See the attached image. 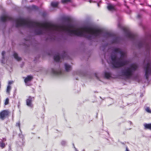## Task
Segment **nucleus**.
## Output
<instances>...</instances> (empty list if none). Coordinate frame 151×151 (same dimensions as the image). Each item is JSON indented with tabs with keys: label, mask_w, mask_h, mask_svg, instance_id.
Here are the masks:
<instances>
[{
	"label": "nucleus",
	"mask_w": 151,
	"mask_h": 151,
	"mask_svg": "<svg viewBox=\"0 0 151 151\" xmlns=\"http://www.w3.org/2000/svg\"><path fill=\"white\" fill-rule=\"evenodd\" d=\"M13 83V82L12 81H9L8 82V85H10V84H12Z\"/></svg>",
	"instance_id": "24"
},
{
	"label": "nucleus",
	"mask_w": 151,
	"mask_h": 151,
	"mask_svg": "<svg viewBox=\"0 0 151 151\" xmlns=\"http://www.w3.org/2000/svg\"><path fill=\"white\" fill-rule=\"evenodd\" d=\"M6 141V139L5 138H3L2 140H1V141H2L3 142Z\"/></svg>",
	"instance_id": "26"
},
{
	"label": "nucleus",
	"mask_w": 151,
	"mask_h": 151,
	"mask_svg": "<svg viewBox=\"0 0 151 151\" xmlns=\"http://www.w3.org/2000/svg\"><path fill=\"white\" fill-rule=\"evenodd\" d=\"M145 129H151V124H144Z\"/></svg>",
	"instance_id": "12"
},
{
	"label": "nucleus",
	"mask_w": 151,
	"mask_h": 151,
	"mask_svg": "<svg viewBox=\"0 0 151 151\" xmlns=\"http://www.w3.org/2000/svg\"><path fill=\"white\" fill-rule=\"evenodd\" d=\"M137 68V66L135 64H133L129 66V68L123 70L122 74L127 78H129L132 76L133 72Z\"/></svg>",
	"instance_id": "3"
},
{
	"label": "nucleus",
	"mask_w": 151,
	"mask_h": 151,
	"mask_svg": "<svg viewBox=\"0 0 151 151\" xmlns=\"http://www.w3.org/2000/svg\"><path fill=\"white\" fill-rule=\"evenodd\" d=\"M58 3L57 2H53L51 3V5L53 7H55L57 6Z\"/></svg>",
	"instance_id": "16"
},
{
	"label": "nucleus",
	"mask_w": 151,
	"mask_h": 151,
	"mask_svg": "<svg viewBox=\"0 0 151 151\" xmlns=\"http://www.w3.org/2000/svg\"><path fill=\"white\" fill-rule=\"evenodd\" d=\"M145 110L148 113H151V110H150V108L148 107L146 108L145 109Z\"/></svg>",
	"instance_id": "21"
},
{
	"label": "nucleus",
	"mask_w": 151,
	"mask_h": 151,
	"mask_svg": "<svg viewBox=\"0 0 151 151\" xmlns=\"http://www.w3.org/2000/svg\"><path fill=\"white\" fill-rule=\"evenodd\" d=\"M9 103V99L8 98H6L4 102V105H7Z\"/></svg>",
	"instance_id": "20"
},
{
	"label": "nucleus",
	"mask_w": 151,
	"mask_h": 151,
	"mask_svg": "<svg viewBox=\"0 0 151 151\" xmlns=\"http://www.w3.org/2000/svg\"><path fill=\"white\" fill-rule=\"evenodd\" d=\"M52 72L55 75H59L61 74V71H57L55 69H52Z\"/></svg>",
	"instance_id": "10"
},
{
	"label": "nucleus",
	"mask_w": 151,
	"mask_h": 151,
	"mask_svg": "<svg viewBox=\"0 0 151 151\" xmlns=\"http://www.w3.org/2000/svg\"><path fill=\"white\" fill-rule=\"evenodd\" d=\"M98 6H99V4H98Z\"/></svg>",
	"instance_id": "32"
},
{
	"label": "nucleus",
	"mask_w": 151,
	"mask_h": 151,
	"mask_svg": "<svg viewBox=\"0 0 151 151\" xmlns=\"http://www.w3.org/2000/svg\"><path fill=\"white\" fill-rule=\"evenodd\" d=\"M5 146V144L2 141H0V147L3 149L4 148Z\"/></svg>",
	"instance_id": "17"
},
{
	"label": "nucleus",
	"mask_w": 151,
	"mask_h": 151,
	"mask_svg": "<svg viewBox=\"0 0 151 151\" xmlns=\"http://www.w3.org/2000/svg\"><path fill=\"white\" fill-rule=\"evenodd\" d=\"M151 74V64L148 63L145 68V76L147 79L149 75Z\"/></svg>",
	"instance_id": "4"
},
{
	"label": "nucleus",
	"mask_w": 151,
	"mask_h": 151,
	"mask_svg": "<svg viewBox=\"0 0 151 151\" xmlns=\"http://www.w3.org/2000/svg\"><path fill=\"white\" fill-rule=\"evenodd\" d=\"M9 18V17L7 16L4 15L1 17V19L2 21L5 22L8 20Z\"/></svg>",
	"instance_id": "9"
},
{
	"label": "nucleus",
	"mask_w": 151,
	"mask_h": 151,
	"mask_svg": "<svg viewBox=\"0 0 151 151\" xmlns=\"http://www.w3.org/2000/svg\"><path fill=\"white\" fill-rule=\"evenodd\" d=\"M65 67L66 70L67 71H68L71 69L70 66L67 63L65 64Z\"/></svg>",
	"instance_id": "11"
},
{
	"label": "nucleus",
	"mask_w": 151,
	"mask_h": 151,
	"mask_svg": "<svg viewBox=\"0 0 151 151\" xmlns=\"http://www.w3.org/2000/svg\"><path fill=\"white\" fill-rule=\"evenodd\" d=\"M33 79V77L32 76L29 75L27 76V77L24 78V82L26 84L27 86H29L30 84L29 83V82L31 81Z\"/></svg>",
	"instance_id": "7"
},
{
	"label": "nucleus",
	"mask_w": 151,
	"mask_h": 151,
	"mask_svg": "<svg viewBox=\"0 0 151 151\" xmlns=\"http://www.w3.org/2000/svg\"><path fill=\"white\" fill-rule=\"evenodd\" d=\"M70 1V0H62L61 1L63 3H65L69 2Z\"/></svg>",
	"instance_id": "22"
},
{
	"label": "nucleus",
	"mask_w": 151,
	"mask_h": 151,
	"mask_svg": "<svg viewBox=\"0 0 151 151\" xmlns=\"http://www.w3.org/2000/svg\"><path fill=\"white\" fill-rule=\"evenodd\" d=\"M13 56L18 61H19L21 60V58L19 57L17 54L16 52H14L13 54Z\"/></svg>",
	"instance_id": "14"
},
{
	"label": "nucleus",
	"mask_w": 151,
	"mask_h": 151,
	"mask_svg": "<svg viewBox=\"0 0 151 151\" xmlns=\"http://www.w3.org/2000/svg\"><path fill=\"white\" fill-rule=\"evenodd\" d=\"M115 52V53L113 54L111 58V63L114 67H119L128 64V62L126 59V54L124 52L116 49Z\"/></svg>",
	"instance_id": "2"
},
{
	"label": "nucleus",
	"mask_w": 151,
	"mask_h": 151,
	"mask_svg": "<svg viewBox=\"0 0 151 151\" xmlns=\"http://www.w3.org/2000/svg\"><path fill=\"white\" fill-rule=\"evenodd\" d=\"M75 150H76V151H77V150L75 148Z\"/></svg>",
	"instance_id": "31"
},
{
	"label": "nucleus",
	"mask_w": 151,
	"mask_h": 151,
	"mask_svg": "<svg viewBox=\"0 0 151 151\" xmlns=\"http://www.w3.org/2000/svg\"><path fill=\"white\" fill-rule=\"evenodd\" d=\"M107 35L108 36H111V34L109 33H108Z\"/></svg>",
	"instance_id": "30"
},
{
	"label": "nucleus",
	"mask_w": 151,
	"mask_h": 151,
	"mask_svg": "<svg viewBox=\"0 0 151 151\" xmlns=\"http://www.w3.org/2000/svg\"><path fill=\"white\" fill-rule=\"evenodd\" d=\"M32 7L33 9H36V7L35 6H34V5L32 6Z\"/></svg>",
	"instance_id": "29"
},
{
	"label": "nucleus",
	"mask_w": 151,
	"mask_h": 151,
	"mask_svg": "<svg viewBox=\"0 0 151 151\" xmlns=\"http://www.w3.org/2000/svg\"><path fill=\"white\" fill-rule=\"evenodd\" d=\"M108 9L110 11H113L115 10L114 6L111 4H108L107 6Z\"/></svg>",
	"instance_id": "8"
},
{
	"label": "nucleus",
	"mask_w": 151,
	"mask_h": 151,
	"mask_svg": "<svg viewBox=\"0 0 151 151\" xmlns=\"http://www.w3.org/2000/svg\"><path fill=\"white\" fill-rule=\"evenodd\" d=\"M54 60L57 62H59L60 60V57L58 54L54 56Z\"/></svg>",
	"instance_id": "13"
},
{
	"label": "nucleus",
	"mask_w": 151,
	"mask_h": 151,
	"mask_svg": "<svg viewBox=\"0 0 151 151\" xmlns=\"http://www.w3.org/2000/svg\"><path fill=\"white\" fill-rule=\"evenodd\" d=\"M65 143V141H62L61 142V144L63 145H64Z\"/></svg>",
	"instance_id": "27"
},
{
	"label": "nucleus",
	"mask_w": 151,
	"mask_h": 151,
	"mask_svg": "<svg viewBox=\"0 0 151 151\" xmlns=\"http://www.w3.org/2000/svg\"><path fill=\"white\" fill-rule=\"evenodd\" d=\"M34 99V97L29 96L26 100L27 105L30 108H32L33 105L32 103V100Z\"/></svg>",
	"instance_id": "6"
},
{
	"label": "nucleus",
	"mask_w": 151,
	"mask_h": 151,
	"mask_svg": "<svg viewBox=\"0 0 151 151\" xmlns=\"http://www.w3.org/2000/svg\"><path fill=\"white\" fill-rule=\"evenodd\" d=\"M21 26L35 28L37 34L46 32H62L70 35L84 37L89 39L100 36L103 33L102 29L99 28L88 26L76 27L71 24L57 25L47 22H33L23 18H19V26Z\"/></svg>",
	"instance_id": "1"
},
{
	"label": "nucleus",
	"mask_w": 151,
	"mask_h": 151,
	"mask_svg": "<svg viewBox=\"0 0 151 151\" xmlns=\"http://www.w3.org/2000/svg\"><path fill=\"white\" fill-rule=\"evenodd\" d=\"M11 86H10V85H8L7 86V89H6L7 93H9V92H10V90L11 89Z\"/></svg>",
	"instance_id": "18"
},
{
	"label": "nucleus",
	"mask_w": 151,
	"mask_h": 151,
	"mask_svg": "<svg viewBox=\"0 0 151 151\" xmlns=\"http://www.w3.org/2000/svg\"><path fill=\"white\" fill-rule=\"evenodd\" d=\"M5 54V52L4 51H3L2 52V56H3V58H4V55Z\"/></svg>",
	"instance_id": "25"
},
{
	"label": "nucleus",
	"mask_w": 151,
	"mask_h": 151,
	"mask_svg": "<svg viewBox=\"0 0 151 151\" xmlns=\"http://www.w3.org/2000/svg\"><path fill=\"white\" fill-rule=\"evenodd\" d=\"M16 126L17 127H20V124L19 122H18L16 123Z\"/></svg>",
	"instance_id": "23"
},
{
	"label": "nucleus",
	"mask_w": 151,
	"mask_h": 151,
	"mask_svg": "<svg viewBox=\"0 0 151 151\" xmlns=\"http://www.w3.org/2000/svg\"><path fill=\"white\" fill-rule=\"evenodd\" d=\"M9 112L8 110H4L0 113V119L4 120L9 114Z\"/></svg>",
	"instance_id": "5"
},
{
	"label": "nucleus",
	"mask_w": 151,
	"mask_h": 151,
	"mask_svg": "<svg viewBox=\"0 0 151 151\" xmlns=\"http://www.w3.org/2000/svg\"><path fill=\"white\" fill-rule=\"evenodd\" d=\"M125 151H129V150L127 147H126V150Z\"/></svg>",
	"instance_id": "28"
},
{
	"label": "nucleus",
	"mask_w": 151,
	"mask_h": 151,
	"mask_svg": "<svg viewBox=\"0 0 151 151\" xmlns=\"http://www.w3.org/2000/svg\"><path fill=\"white\" fill-rule=\"evenodd\" d=\"M104 76L105 78H109L111 77V74L109 72H105Z\"/></svg>",
	"instance_id": "15"
},
{
	"label": "nucleus",
	"mask_w": 151,
	"mask_h": 151,
	"mask_svg": "<svg viewBox=\"0 0 151 151\" xmlns=\"http://www.w3.org/2000/svg\"><path fill=\"white\" fill-rule=\"evenodd\" d=\"M128 35H129V37L131 38H132L133 37L134 35L133 34L131 33V32H128Z\"/></svg>",
	"instance_id": "19"
}]
</instances>
